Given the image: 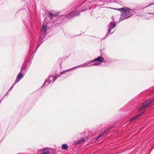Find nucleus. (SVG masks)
I'll list each match as a JSON object with an SVG mask.
<instances>
[{
	"mask_svg": "<svg viewBox=\"0 0 154 154\" xmlns=\"http://www.w3.org/2000/svg\"><path fill=\"white\" fill-rule=\"evenodd\" d=\"M78 15V14L77 13V12L74 11L73 12H72L69 13V14L66 16V17L68 18H68H71L74 16Z\"/></svg>",
	"mask_w": 154,
	"mask_h": 154,
	"instance_id": "obj_5",
	"label": "nucleus"
},
{
	"mask_svg": "<svg viewBox=\"0 0 154 154\" xmlns=\"http://www.w3.org/2000/svg\"><path fill=\"white\" fill-rule=\"evenodd\" d=\"M151 101V100H149L144 102L139 108V111L140 112L141 110L148 106Z\"/></svg>",
	"mask_w": 154,
	"mask_h": 154,
	"instance_id": "obj_3",
	"label": "nucleus"
},
{
	"mask_svg": "<svg viewBox=\"0 0 154 154\" xmlns=\"http://www.w3.org/2000/svg\"><path fill=\"white\" fill-rule=\"evenodd\" d=\"M154 3H152L151 4H149V5H147L145 7V8H146V7H149V6H150V5H154Z\"/></svg>",
	"mask_w": 154,
	"mask_h": 154,
	"instance_id": "obj_16",
	"label": "nucleus"
},
{
	"mask_svg": "<svg viewBox=\"0 0 154 154\" xmlns=\"http://www.w3.org/2000/svg\"><path fill=\"white\" fill-rule=\"evenodd\" d=\"M29 51H30V48L29 49Z\"/></svg>",
	"mask_w": 154,
	"mask_h": 154,
	"instance_id": "obj_21",
	"label": "nucleus"
},
{
	"mask_svg": "<svg viewBox=\"0 0 154 154\" xmlns=\"http://www.w3.org/2000/svg\"><path fill=\"white\" fill-rule=\"evenodd\" d=\"M59 14V13L58 12L55 13L54 14H53L51 12L49 13V17L51 19H52V18L54 17H56Z\"/></svg>",
	"mask_w": 154,
	"mask_h": 154,
	"instance_id": "obj_8",
	"label": "nucleus"
},
{
	"mask_svg": "<svg viewBox=\"0 0 154 154\" xmlns=\"http://www.w3.org/2000/svg\"><path fill=\"white\" fill-rule=\"evenodd\" d=\"M144 112V111H142V112H140V113H139L137 115L133 117L132 119H131L130 120V122H132L133 120H135V119L138 117L140 115H142L143 113Z\"/></svg>",
	"mask_w": 154,
	"mask_h": 154,
	"instance_id": "obj_9",
	"label": "nucleus"
},
{
	"mask_svg": "<svg viewBox=\"0 0 154 154\" xmlns=\"http://www.w3.org/2000/svg\"><path fill=\"white\" fill-rule=\"evenodd\" d=\"M110 129H111V128H109H109H108V130H109Z\"/></svg>",
	"mask_w": 154,
	"mask_h": 154,
	"instance_id": "obj_20",
	"label": "nucleus"
},
{
	"mask_svg": "<svg viewBox=\"0 0 154 154\" xmlns=\"http://www.w3.org/2000/svg\"><path fill=\"white\" fill-rule=\"evenodd\" d=\"M84 140H85L83 138L81 139L79 141L78 143H81L82 142L84 141Z\"/></svg>",
	"mask_w": 154,
	"mask_h": 154,
	"instance_id": "obj_15",
	"label": "nucleus"
},
{
	"mask_svg": "<svg viewBox=\"0 0 154 154\" xmlns=\"http://www.w3.org/2000/svg\"><path fill=\"white\" fill-rule=\"evenodd\" d=\"M148 14H152V15H154V12L153 13H148Z\"/></svg>",
	"mask_w": 154,
	"mask_h": 154,
	"instance_id": "obj_18",
	"label": "nucleus"
},
{
	"mask_svg": "<svg viewBox=\"0 0 154 154\" xmlns=\"http://www.w3.org/2000/svg\"><path fill=\"white\" fill-rule=\"evenodd\" d=\"M115 23H114V22H110V25L108 30V31L107 33H109L110 32L111 30L115 27Z\"/></svg>",
	"mask_w": 154,
	"mask_h": 154,
	"instance_id": "obj_6",
	"label": "nucleus"
},
{
	"mask_svg": "<svg viewBox=\"0 0 154 154\" xmlns=\"http://www.w3.org/2000/svg\"><path fill=\"white\" fill-rule=\"evenodd\" d=\"M94 64H92L90 65V66H93V65H98L100 64V62H99L97 61H94Z\"/></svg>",
	"mask_w": 154,
	"mask_h": 154,
	"instance_id": "obj_13",
	"label": "nucleus"
},
{
	"mask_svg": "<svg viewBox=\"0 0 154 154\" xmlns=\"http://www.w3.org/2000/svg\"><path fill=\"white\" fill-rule=\"evenodd\" d=\"M42 154H49V153H42Z\"/></svg>",
	"mask_w": 154,
	"mask_h": 154,
	"instance_id": "obj_19",
	"label": "nucleus"
},
{
	"mask_svg": "<svg viewBox=\"0 0 154 154\" xmlns=\"http://www.w3.org/2000/svg\"><path fill=\"white\" fill-rule=\"evenodd\" d=\"M49 153L48 150L47 149H45L43 150V153Z\"/></svg>",
	"mask_w": 154,
	"mask_h": 154,
	"instance_id": "obj_14",
	"label": "nucleus"
},
{
	"mask_svg": "<svg viewBox=\"0 0 154 154\" xmlns=\"http://www.w3.org/2000/svg\"><path fill=\"white\" fill-rule=\"evenodd\" d=\"M15 84H14L12 85V86H11V87L9 89V90H11L12 88H13V86H14V85Z\"/></svg>",
	"mask_w": 154,
	"mask_h": 154,
	"instance_id": "obj_17",
	"label": "nucleus"
},
{
	"mask_svg": "<svg viewBox=\"0 0 154 154\" xmlns=\"http://www.w3.org/2000/svg\"><path fill=\"white\" fill-rule=\"evenodd\" d=\"M62 149H66L68 148V146L66 144H63L61 146Z\"/></svg>",
	"mask_w": 154,
	"mask_h": 154,
	"instance_id": "obj_10",
	"label": "nucleus"
},
{
	"mask_svg": "<svg viewBox=\"0 0 154 154\" xmlns=\"http://www.w3.org/2000/svg\"><path fill=\"white\" fill-rule=\"evenodd\" d=\"M23 74L20 73L17 75L16 79L14 82V84L17 83L23 78Z\"/></svg>",
	"mask_w": 154,
	"mask_h": 154,
	"instance_id": "obj_7",
	"label": "nucleus"
},
{
	"mask_svg": "<svg viewBox=\"0 0 154 154\" xmlns=\"http://www.w3.org/2000/svg\"><path fill=\"white\" fill-rule=\"evenodd\" d=\"M106 131H105L104 132L101 134H100L96 138V140L98 139L99 138H100V137H102L103 135L106 133Z\"/></svg>",
	"mask_w": 154,
	"mask_h": 154,
	"instance_id": "obj_12",
	"label": "nucleus"
},
{
	"mask_svg": "<svg viewBox=\"0 0 154 154\" xmlns=\"http://www.w3.org/2000/svg\"><path fill=\"white\" fill-rule=\"evenodd\" d=\"M53 76H52L51 75L49 76L48 77V79L46 80L45 82L44 83L43 85V86H46L48 85L49 83H50L51 81V80L54 81L55 80L53 79Z\"/></svg>",
	"mask_w": 154,
	"mask_h": 154,
	"instance_id": "obj_4",
	"label": "nucleus"
},
{
	"mask_svg": "<svg viewBox=\"0 0 154 154\" xmlns=\"http://www.w3.org/2000/svg\"><path fill=\"white\" fill-rule=\"evenodd\" d=\"M47 26L46 25H43L42 26V31L45 32L47 29Z\"/></svg>",
	"mask_w": 154,
	"mask_h": 154,
	"instance_id": "obj_11",
	"label": "nucleus"
},
{
	"mask_svg": "<svg viewBox=\"0 0 154 154\" xmlns=\"http://www.w3.org/2000/svg\"><path fill=\"white\" fill-rule=\"evenodd\" d=\"M103 58L101 57H98L97 58L91 61H88L86 63H84L83 65L80 66H79L83 67H87L89 66H90V65H89L91 62L94 61H97L99 62H103Z\"/></svg>",
	"mask_w": 154,
	"mask_h": 154,
	"instance_id": "obj_2",
	"label": "nucleus"
},
{
	"mask_svg": "<svg viewBox=\"0 0 154 154\" xmlns=\"http://www.w3.org/2000/svg\"><path fill=\"white\" fill-rule=\"evenodd\" d=\"M115 9L122 12L121 17L120 20H123L129 18L131 16L129 15L130 13V9L128 8L124 7L120 8H116Z\"/></svg>",
	"mask_w": 154,
	"mask_h": 154,
	"instance_id": "obj_1",
	"label": "nucleus"
}]
</instances>
